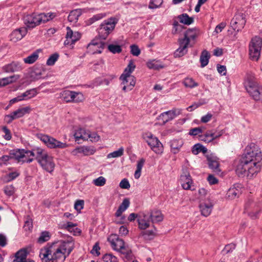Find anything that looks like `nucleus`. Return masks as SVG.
Segmentation results:
<instances>
[{
  "label": "nucleus",
  "instance_id": "3",
  "mask_svg": "<svg viewBox=\"0 0 262 262\" xmlns=\"http://www.w3.org/2000/svg\"><path fill=\"white\" fill-rule=\"evenodd\" d=\"M244 85L247 92L252 99L257 101H262V85L257 82L254 74H247Z\"/></svg>",
  "mask_w": 262,
  "mask_h": 262
},
{
  "label": "nucleus",
  "instance_id": "22",
  "mask_svg": "<svg viewBox=\"0 0 262 262\" xmlns=\"http://www.w3.org/2000/svg\"><path fill=\"white\" fill-rule=\"evenodd\" d=\"M31 110V109L30 106L19 108L7 115L6 117L9 118V121H11L15 119L22 117L26 114H29Z\"/></svg>",
  "mask_w": 262,
  "mask_h": 262
},
{
  "label": "nucleus",
  "instance_id": "50",
  "mask_svg": "<svg viewBox=\"0 0 262 262\" xmlns=\"http://www.w3.org/2000/svg\"><path fill=\"white\" fill-rule=\"evenodd\" d=\"M72 95H73V97H72L73 102L74 103L82 102L85 99L83 94L80 92L73 91Z\"/></svg>",
  "mask_w": 262,
  "mask_h": 262
},
{
  "label": "nucleus",
  "instance_id": "1",
  "mask_svg": "<svg viewBox=\"0 0 262 262\" xmlns=\"http://www.w3.org/2000/svg\"><path fill=\"white\" fill-rule=\"evenodd\" d=\"M262 155L259 146L251 143L245 148L244 154L236 167L239 177L252 178L261 170Z\"/></svg>",
  "mask_w": 262,
  "mask_h": 262
},
{
  "label": "nucleus",
  "instance_id": "11",
  "mask_svg": "<svg viewBox=\"0 0 262 262\" xmlns=\"http://www.w3.org/2000/svg\"><path fill=\"white\" fill-rule=\"evenodd\" d=\"M182 111V110L181 108H172L171 110L161 113L158 117V119L161 124L164 125L181 114Z\"/></svg>",
  "mask_w": 262,
  "mask_h": 262
},
{
  "label": "nucleus",
  "instance_id": "14",
  "mask_svg": "<svg viewBox=\"0 0 262 262\" xmlns=\"http://www.w3.org/2000/svg\"><path fill=\"white\" fill-rule=\"evenodd\" d=\"M201 34L200 30L198 28H189L187 30L182 39L192 47L195 43V40Z\"/></svg>",
  "mask_w": 262,
  "mask_h": 262
},
{
  "label": "nucleus",
  "instance_id": "17",
  "mask_svg": "<svg viewBox=\"0 0 262 262\" xmlns=\"http://www.w3.org/2000/svg\"><path fill=\"white\" fill-rule=\"evenodd\" d=\"M119 79L122 86V90L124 92L131 91L136 84V78L134 76H124L123 78H122L121 75Z\"/></svg>",
  "mask_w": 262,
  "mask_h": 262
},
{
  "label": "nucleus",
  "instance_id": "9",
  "mask_svg": "<svg viewBox=\"0 0 262 262\" xmlns=\"http://www.w3.org/2000/svg\"><path fill=\"white\" fill-rule=\"evenodd\" d=\"M38 138L50 148L63 149L68 147V144L67 143L61 142L47 135L39 134L38 135Z\"/></svg>",
  "mask_w": 262,
  "mask_h": 262
},
{
  "label": "nucleus",
  "instance_id": "7",
  "mask_svg": "<svg viewBox=\"0 0 262 262\" xmlns=\"http://www.w3.org/2000/svg\"><path fill=\"white\" fill-rule=\"evenodd\" d=\"M117 23L118 19L113 17L104 20L101 23L98 29L99 37L105 39L110 33L114 30Z\"/></svg>",
  "mask_w": 262,
  "mask_h": 262
},
{
  "label": "nucleus",
  "instance_id": "29",
  "mask_svg": "<svg viewBox=\"0 0 262 262\" xmlns=\"http://www.w3.org/2000/svg\"><path fill=\"white\" fill-rule=\"evenodd\" d=\"M23 67L19 62L14 61L10 64L5 66L3 70L6 73H12L21 70Z\"/></svg>",
  "mask_w": 262,
  "mask_h": 262
},
{
  "label": "nucleus",
  "instance_id": "36",
  "mask_svg": "<svg viewBox=\"0 0 262 262\" xmlns=\"http://www.w3.org/2000/svg\"><path fill=\"white\" fill-rule=\"evenodd\" d=\"M55 15L53 13H40L37 14L38 19L39 20V24L45 23L52 19Z\"/></svg>",
  "mask_w": 262,
  "mask_h": 262
},
{
  "label": "nucleus",
  "instance_id": "5",
  "mask_svg": "<svg viewBox=\"0 0 262 262\" xmlns=\"http://www.w3.org/2000/svg\"><path fill=\"white\" fill-rule=\"evenodd\" d=\"M245 210L252 219H256L262 212V200L248 199L245 205Z\"/></svg>",
  "mask_w": 262,
  "mask_h": 262
},
{
  "label": "nucleus",
  "instance_id": "42",
  "mask_svg": "<svg viewBox=\"0 0 262 262\" xmlns=\"http://www.w3.org/2000/svg\"><path fill=\"white\" fill-rule=\"evenodd\" d=\"M136 68V66L133 60H130L128 64L124 69L123 73L121 74L122 78H123L124 76H133L131 74L133 72Z\"/></svg>",
  "mask_w": 262,
  "mask_h": 262
},
{
  "label": "nucleus",
  "instance_id": "33",
  "mask_svg": "<svg viewBox=\"0 0 262 262\" xmlns=\"http://www.w3.org/2000/svg\"><path fill=\"white\" fill-rule=\"evenodd\" d=\"M19 78L18 75L12 76L0 79V86H4L9 84L16 82Z\"/></svg>",
  "mask_w": 262,
  "mask_h": 262
},
{
  "label": "nucleus",
  "instance_id": "44",
  "mask_svg": "<svg viewBox=\"0 0 262 262\" xmlns=\"http://www.w3.org/2000/svg\"><path fill=\"white\" fill-rule=\"evenodd\" d=\"M145 162V160L143 158H141L137 161V168L134 173V177L136 179H138L140 177L141 170Z\"/></svg>",
  "mask_w": 262,
  "mask_h": 262
},
{
  "label": "nucleus",
  "instance_id": "48",
  "mask_svg": "<svg viewBox=\"0 0 262 262\" xmlns=\"http://www.w3.org/2000/svg\"><path fill=\"white\" fill-rule=\"evenodd\" d=\"M72 94L73 91H64L61 93V97L67 102H73L72 97H73V95H72Z\"/></svg>",
  "mask_w": 262,
  "mask_h": 262
},
{
  "label": "nucleus",
  "instance_id": "55",
  "mask_svg": "<svg viewBox=\"0 0 262 262\" xmlns=\"http://www.w3.org/2000/svg\"><path fill=\"white\" fill-rule=\"evenodd\" d=\"M87 136H89L88 137V140L89 139L92 142H96L98 141L100 139V136L95 132L91 133L88 130Z\"/></svg>",
  "mask_w": 262,
  "mask_h": 262
},
{
  "label": "nucleus",
  "instance_id": "28",
  "mask_svg": "<svg viewBox=\"0 0 262 262\" xmlns=\"http://www.w3.org/2000/svg\"><path fill=\"white\" fill-rule=\"evenodd\" d=\"M180 181L182 187L184 189H191V185L193 184V181L189 173H186L181 175Z\"/></svg>",
  "mask_w": 262,
  "mask_h": 262
},
{
  "label": "nucleus",
  "instance_id": "8",
  "mask_svg": "<svg viewBox=\"0 0 262 262\" xmlns=\"http://www.w3.org/2000/svg\"><path fill=\"white\" fill-rule=\"evenodd\" d=\"M262 39L258 36L253 37L249 45V53L251 60L257 61L260 55Z\"/></svg>",
  "mask_w": 262,
  "mask_h": 262
},
{
  "label": "nucleus",
  "instance_id": "21",
  "mask_svg": "<svg viewBox=\"0 0 262 262\" xmlns=\"http://www.w3.org/2000/svg\"><path fill=\"white\" fill-rule=\"evenodd\" d=\"M28 32L26 27H20L14 30L10 35V39L13 42L20 40L27 34Z\"/></svg>",
  "mask_w": 262,
  "mask_h": 262
},
{
  "label": "nucleus",
  "instance_id": "56",
  "mask_svg": "<svg viewBox=\"0 0 262 262\" xmlns=\"http://www.w3.org/2000/svg\"><path fill=\"white\" fill-rule=\"evenodd\" d=\"M182 26L180 25L178 21H174L173 24V28L172 33L173 34H178L181 32L182 30Z\"/></svg>",
  "mask_w": 262,
  "mask_h": 262
},
{
  "label": "nucleus",
  "instance_id": "19",
  "mask_svg": "<svg viewBox=\"0 0 262 262\" xmlns=\"http://www.w3.org/2000/svg\"><path fill=\"white\" fill-rule=\"evenodd\" d=\"M243 187L242 184L236 183L231 187L226 193V198L232 200L239 198L242 193Z\"/></svg>",
  "mask_w": 262,
  "mask_h": 262
},
{
  "label": "nucleus",
  "instance_id": "4",
  "mask_svg": "<svg viewBox=\"0 0 262 262\" xmlns=\"http://www.w3.org/2000/svg\"><path fill=\"white\" fill-rule=\"evenodd\" d=\"M35 151L36 159L41 167L47 172L52 173L55 166L53 157L46 150L40 147H35Z\"/></svg>",
  "mask_w": 262,
  "mask_h": 262
},
{
  "label": "nucleus",
  "instance_id": "13",
  "mask_svg": "<svg viewBox=\"0 0 262 262\" xmlns=\"http://www.w3.org/2000/svg\"><path fill=\"white\" fill-rule=\"evenodd\" d=\"M246 24L245 16L243 13H237L235 14L230 22V26L235 32L241 31Z\"/></svg>",
  "mask_w": 262,
  "mask_h": 262
},
{
  "label": "nucleus",
  "instance_id": "12",
  "mask_svg": "<svg viewBox=\"0 0 262 262\" xmlns=\"http://www.w3.org/2000/svg\"><path fill=\"white\" fill-rule=\"evenodd\" d=\"M96 149L93 146H79L71 151L72 156L75 157L89 156L94 155Z\"/></svg>",
  "mask_w": 262,
  "mask_h": 262
},
{
  "label": "nucleus",
  "instance_id": "32",
  "mask_svg": "<svg viewBox=\"0 0 262 262\" xmlns=\"http://www.w3.org/2000/svg\"><path fill=\"white\" fill-rule=\"evenodd\" d=\"M38 93V90L37 89H31L28 90L25 92L23 93L20 94L22 100H28L32 98L35 97Z\"/></svg>",
  "mask_w": 262,
  "mask_h": 262
},
{
  "label": "nucleus",
  "instance_id": "10",
  "mask_svg": "<svg viewBox=\"0 0 262 262\" xmlns=\"http://www.w3.org/2000/svg\"><path fill=\"white\" fill-rule=\"evenodd\" d=\"M143 138L151 149L156 154H161L163 152V147L159 139L154 137L151 133H146Z\"/></svg>",
  "mask_w": 262,
  "mask_h": 262
},
{
  "label": "nucleus",
  "instance_id": "53",
  "mask_svg": "<svg viewBox=\"0 0 262 262\" xmlns=\"http://www.w3.org/2000/svg\"><path fill=\"white\" fill-rule=\"evenodd\" d=\"M163 2V0H150L148 5V8L150 9L158 8L161 6Z\"/></svg>",
  "mask_w": 262,
  "mask_h": 262
},
{
  "label": "nucleus",
  "instance_id": "45",
  "mask_svg": "<svg viewBox=\"0 0 262 262\" xmlns=\"http://www.w3.org/2000/svg\"><path fill=\"white\" fill-rule=\"evenodd\" d=\"M39 50H36L32 53L30 55L28 56L26 58H24V61L26 63L32 64L36 61L38 58V53Z\"/></svg>",
  "mask_w": 262,
  "mask_h": 262
},
{
  "label": "nucleus",
  "instance_id": "23",
  "mask_svg": "<svg viewBox=\"0 0 262 262\" xmlns=\"http://www.w3.org/2000/svg\"><path fill=\"white\" fill-rule=\"evenodd\" d=\"M213 206V204L210 199L201 202L199 205L201 214L205 217L208 216L212 212Z\"/></svg>",
  "mask_w": 262,
  "mask_h": 262
},
{
  "label": "nucleus",
  "instance_id": "58",
  "mask_svg": "<svg viewBox=\"0 0 262 262\" xmlns=\"http://www.w3.org/2000/svg\"><path fill=\"white\" fill-rule=\"evenodd\" d=\"M11 151L9 155H4L0 158V164L1 165H7L9 163V161L11 159H14V158L12 156Z\"/></svg>",
  "mask_w": 262,
  "mask_h": 262
},
{
  "label": "nucleus",
  "instance_id": "61",
  "mask_svg": "<svg viewBox=\"0 0 262 262\" xmlns=\"http://www.w3.org/2000/svg\"><path fill=\"white\" fill-rule=\"evenodd\" d=\"M4 192L7 195L11 196L15 192V188L12 185H7L4 187Z\"/></svg>",
  "mask_w": 262,
  "mask_h": 262
},
{
  "label": "nucleus",
  "instance_id": "63",
  "mask_svg": "<svg viewBox=\"0 0 262 262\" xmlns=\"http://www.w3.org/2000/svg\"><path fill=\"white\" fill-rule=\"evenodd\" d=\"M203 132V128L202 127H195L190 129L189 134L191 136H196L199 135L201 133Z\"/></svg>",
  "mask_w": 262,
  "mask_h": 262
},
{
  "label": "nucleus",
  "instance_id": "31",
  "mask_svg": "<svg viewBox=\"0 0 262 262\" xmlns=\"http://www.w3.org/2000/svg\"><path fill=\"white\" fill-rule=\"evenodd\" d=\"M27 253L26 250H20L16 252L13 262H34L33 260L27 258Z\"/></svg>",
  "mask_w": 262,
  "mask_h": 262
},
{
  "label": "nucleus",
  "instance_id": "20",
  "mask_svg": "<svg viewBox=\"0 0 262 262\" xmlns=\"http://www.w3.org/2000/svg\"><path fill=\"white\" fill-rule=\"evenodd\" d=\"M67 34L66 40L64 42L65 45H73L81 38V34L77 32H73L69 27H67Z\"/></svg>",
  "mask_w": 262,
  "mask_h": 262
},
{
  "label": "nucleus",
  "instance_id": "51",
  "mask_svg": "<svg viewBox=\"0 0 262 262\" xmlns=\"http://www.w3.org/2000/svg\"><path fill=\"white\" fill-rule=\"evenodd\" d=\"M123 153L124 148L123 147H120L118 150L108 154L107 155V158L110 159L120 157L123 155Z\"/></svg>",
  "mask_w": 262,
  "mask_h": 262
},
{
  "label": "nucleus",
  "instance_id": "49",
  "mask_svg": "<svg viewBox=\"0 0 262 262\" xmlns=\"http://www.w3.org/2000/svg\"><path fill=\"white\" fill-rule=\"evenodd\" d=\"M200 139L205 142H210L213 140L212 136V132L208 131L204 135H200Z\"/></svg>",
  "mask_w": 262,
  "mask_h": 262
},
{
  "label": "nucleus",
  "instance_id": "52",
  "mask_svg": "<svg viewBox=\"0 0 262 262\" xmlns=\"http://www.w3.org/2000/svg\"><path fill=\"white\" fill-rule=\"evenodd\" d=\"M50 238V235L48 231H43L41 233L40 235L38 238V242L42 244L48 241Z\"/></svg>",
  "mask_w": 262,
  "mask_h": 262
},
{
  "label": "nucleus",
  "instance_id": "34",
  "mask_svg": "<svg viewBox=\"0 0 262 262\" xmlns=\"http://www.w3.org/2000/svg\"><path fill=\"white\" fill-rule=\"evenodd\" d=\"M88 131L83 128H78L75 132L74 136L76 141H79L80 139L88 140L87 136Z\"/></svg>",
  "mask_w": 262,
  "mask_h": 262
},
{
  "label": "nucleus",
  "instance_id": "38",
  "mask_svg": "<svg viewBox=\"0 0 262 262\" xmlns=\"http://www.w3.org/2000/svg\"><path fill=\"white\" fill-rule=\"evenodd\" d=\"M191 152L194 155H197L200 152L205 154L207 152V148L202 144L197 143L192 147Z\"/></svg>",
  "mask_w": 262,
  "mask_h": 262
},
{
  "label": "nucleus",
  "instance_id": "57",
  "mask_svg": "<svg viewBox=\"0 0 262 262\" xmlns=\"http://www.w3.org/2000/svg\"><path fill=\"white\" fill-rule=\"evenodd\" d=\"M93 184L97 186H103L105 184L106 179L102 176L94 179L93 181Z\"/></svg>",
  "mask_w": 262,
  "mask_h": 262
},
{
  "label": "nucleus",
  "instance_id": "41",
  "mask_svg": "<svg viewBox=\"0 0 262 262\" xmlns=\"http://www.w3.org/2000/svg\"><path fill=\"white\" fill-rule=\"evenodd\" d=\"M106 15L107 14L106 13H100L94 15L92 17L86 20V24L87 25H91L96 21L101 20L102 18L105 17Z\"/></svg>",
  "mask_w": 262,
  "mask_h": 262
},
{
  "label": "nucleus",
  "instance_id": "27",
  "mask_svg": "<svg viewBox=\"0 0 262 262\" xmlns=\"http://www.w3.org/2000/svg\"><path fill=\"white\" fill-rule=\"evenodd\" d=\"M170 151L173 154H178L184 144V141L182 139H173L169 142Z\"/></svg>",
  "mask_w": 262,
  "mask_h": 262
},
{
  "label": "nucleus",
  "instance_id": "37",
  "mask_svg": "<svg viewBox=\"0 0 262 262\" xmlns=\"http://www.w3.org/2000/svg\"><path fill=\"white\" fill-rule=\"evenodd\" d=\"M182 83L186 88L193 89L199 86V83L191 77H187L183 79Z\"/></svg>",
  "mask_w": 262,
  "mask_h": 262
},
{
  "label": "nucleus",
  "instance_id": "24",
  "mask_svg": "<svg viewBox=\"0 0 262 262\" xmlns=\"http://www.w3.org/2000/svg\"><path fill=\"white\" fill-rule=\"evenodd\" d=\"M179 48L174 51V57H181L184 56L188 52V48L190 47V45L186 42V41L180 38L178 40Z\"/></svg>",
  "mask_w": 262,
  "mask_h": 262
},
{
  "label": "nucleus",
  "instance_id": "39",
  "mask_svg": "<svg viewBox=\"0 0 262 262\" xmlns=\"http://www.w3.org/2000/svg\"><path fill=\"white\" fill-rule=\"evenodd\" d=\"M180 22L186 25H190L193 23V17H189L187 13H183L178 16Z\"/></svg>",
  "mask_w": 262,
  "mask_h": 262
},
{
  "label": "nucleus",
  "instance_id": "35",
  "mask_svg": "<svg viewBox=\"0 0 262 262\" xmlns=\"http://www.w3.org/2000/svg\"><path fill=\"white\" fill-rule=\"evenodd\" d=\"M148 215L152 223L161 222L163 219L162 213L158 210H152Z\"/></svg>",
  "mask_w": 262,
  "mask_h": 262
},
{
  "label": "nucleus",
  "instance_id": "15",
  "mask_svg": "<svg viewBox=\"0 0 262 262\" xmlns=\"http://www.w3.org/2000/svg\"><path fill=\"white\" fill-rule=\"evenodd\" d=\"M108 242L111 243L113 249L116 251L125 254L126 246L123 239L120 238L116 234H112L108 238Z\"/></svg>",
  "mask_w": 262,
  "mask_h": 262
},
{
  "label": "nucleus",
  "instance_id": "30",
  "mask_svg": "<svg viewBox=\"0 0 262 262\" xmlns=\"http://www.w3.org/2000/svg\"><path fill=\"white\" fill-rule=\"evenodd\" d=\"M157 229L154 226H151L150 228L145 230H142L141 235L144 239L150 240L153 239L156 235Z\"/></svg>",
  "mask_w": 262,
  "mask_h": 262
},
{
  "label": "nucleus",
  "instance_id": "40",
  "mask_svg": "<svg viewBox=\"0 0 262 262\" xmlns=\"http://www.w3.org/2000/svg\"><path fill=\"white\" fill-rule=\"evenodd\" d=\"M146 65L149 69L154 70H159L164 67V65L160 61L155 59L147 61Z\"/></svg>",
  "mask_w": 262,
  "mask_h": 262
},
{
  "label": "nucleus",
  "instance_id": "25",
  "mask_svg": "<svg viewBox=\"0 0 262 262\" xmlns=\"http://www.w3.org/2000/svg\"><path fill=\"white\" fill-rule=\"evenodd\" d=\"M24 21L27 27L29 28H33L36 26L40 25L37 14L35 13L26 15L24 17Z\"/></svg>",
  "mask_w": 262,
  "mask_h": 262
},
{
  "label": "nucleus",
  "instance_id": "60",
  "mask_svg": "<svg viewBox=\"0 0 262 262\" xmlns=\"http://www.w3.org/2000/svg\"><path fill=\"white\" fill-rule=\"evenodd\" d=\"M103 260L105 262H118L117 258L111 254H105L103 257Z\"/></svg>",
  "mask_w": 262,
  "mask_h": 262
},
{
  "label": "nucleus",
  "instance_id": "54",
  "mask_svg": "<svg viewBox=\"0 0 262 262\" xmlns=\"http://www.w3.org/2000/svg\"><path fill=\"white\" fill-rule=\"evenodd\" d=\"M59 58V55L57 53H54L51 55L48 59L46 64L48 66H53Z\"/></svg>",
  "mask_w": 262,
  "mask_h": 262
},
{
  "label": "nucleus",
  "instance_id": "16",
  "mask_svg": "<svg viewBox=\"0 0 262 262\" xmlns=\"http://www.w3.org/2000/svg\"><path fill=\"white\" fill-rule=\"evenodd\" d=\"M105 47V43L98 38L93 39L87 46L88 52L94 54L101 53Z\"/></svg>",
  "mask_w": 262,
  "mask_h": 262
},
{
  "label": "nucleus",
  "instance_id": "26",
  "mask_svg": "<svg viewBox=\"0 0 262 262\" xmlns=\"http://www.w3.org/2000/svg\"><path fill=\"white\" fill-rule=\"evenodd\" d=\"M208 163V165L214 172L219 173L221 170L219 168V163L218 159L213 155H207L206 156Z\"/></svg>",
  "mask_w": 262,
  "mask_h": 262
},
{
  "label": "nucleus",
  "instance_id": "18",
  "mask_svg": "<svg viewBox=\"0 0 262 262\" xmlns=\"http://www.w3.org/2000/svg\"><path fill=\"white\" fill-rule=\"evenodd\" d=\"M137 222L138 228L141 230H145L153 226L149 215L145 213H140L138 214Z\"/></svg>",
  "mask_w": 262,
  "mask_h": 262
},
{
  "label": "nucleus",
  "instance_id": "43",
  "mask_svg": "<svg viewBox=\"0 0 262 262\" xmlns=\"http://www.w3.org/2000/svg\"><path fill=\"white\" fill-rule=\"evenodd\" d=\"M209 58L210 55L209 52L206 50L202 51L200 58L201 66L202 68H204L208 64Z\"/></svg>",
  "mask_w": 262,
  "mask_h": 262
},
{
  "label": "nucleus",
  "instance_id": "46",
  "mask_svg": "<svg viewBox=\"0 0 262 262\" xmlns=\"http://www.w3.org/2000/svg\"><path fill=\"white\" fill-rule=\"evenodd\" d=\"M80 14L81 13L79 10H74L70 13L68 17V20L70 22L75 23L78 20V17Z\"/></svg>",
  "mask_w": 262,
  "mask_h": 262
},
{
  "label": "nucleus",
  "instance_id": "2",
  "mask_svg": "<svg viewBox=\"0 0 262 262\" xmlns=\"http://www.w3.org/2000/svg\"><path fill=\"white\" fill-rule=\"evenodd\" d=\"M74 248L72 240L59 241L48 244L40 249L39 257L44 262H63Z\"/></svg>",
  "mask_w": 262,
  "mask_h": 262
},
{
  "label": "nucleus",
  "instance_id": "6",
  "mask_svg": "<svg viewBox=\"0 0 262 262\" xmlns=\"http://www.w3.org/2000/svg\"><path fill=\"white\" fill-rule=\"evenodd\" d=\"M12 156L18 162L30 163L35 157H36V151L35 148L32 150H26L24 149H18L11 151Z\"/></svg>",
  "mask_w": 262,
  "mask_h": 262
},
{
  "label": "nucleus",
  "instance_id": "62",
  "mask_svg": "<svg viewBox=\"0 0 262 262\" xmlns=\"http://www.w3.org/2000/svg\"><path fill=\"white\" fill-rule=\"evenodd\" d=\"M130 53L134 56H138L140 55L141 51L139 47L136 45H131L130 47Z\"/></svg>",
  "mask_w": 262,
  "mask_h": 262
},
{
  "label": "nucleus",
  "instance_id": "64",
  "mask_svg": "<svg viewBox=\"0 0 262 262\" xmlns=\"http://www.w3.org/2000/svg\"><path fill=\"white\" fill-rule=\"evenodd\" d=\"M2 130L4 133L3 137L7 140H10L12 138L10 130L6 126H4L2 128Z\"/></svg>",
  "mask_w": 262,
  "mask_h": 262
},
{
  "label": "nucleus",
  "instance_id": "59",
  "mask_svg": "<svg viewBox=\"0 0 262 262\" xmlns=\"http://www.w3.org/2000/svg\"><path fill=\"white\" fill-rule=\"evenodd\" d=\"M108 49L110 52L114 54L119 53L122 51L121 48L120 46L115 45H108Z\"/></svg>",
  "mask_w": 262,
  "mask_h": 262
},
{
  "label": "nucleus",
  "instance_id": "47",
  "mask_svg": "<svg viewBox=\"0 0 262 262\" xmlns=\"http://www.w3.org/2000/svg\"><path fill=\"white\" fill-rule=\"evenodd\" d=\"M19 175L17 171L10 172L3 177V181L4 182H9L16 179Z\"/></svg>",
  "mask_w": 262,
  "mask_h": 262
}]
</instances>
